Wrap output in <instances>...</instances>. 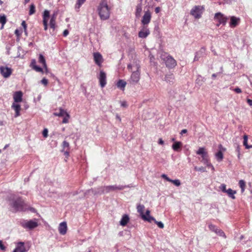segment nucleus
I'll return each mask as SVG.
<instances>
[{
    "instance_id": "nucleus-56",
    "label": "nucleus",
    "mask_w": 252,
    "mask_h": 252,
    "mask_svg": "<svg viewBox=\"0 0 252 252\" xmlns=\"http://www.w3.org/2000/svg\"><path fill=\"white\" fill-rule=\"evenodd\" d=\"M63 152L64 153V155L65 156V157L66 158H68L69 157V150H65V151H64Z\"/></svg>"
},
{
    "instance_id": "nucleus-55",
    "label": "nucleus",
    "mask_w": 252,
    "mask_h": 252,
    "mask_svg": "<svg viewBox=\"0 0 252 252\" xmlns=\"http://www.w3.org/2000/svg\"><path fill=\"white\" fill-rule=\"evenodd\" d=\"M234 91L237 94H240L242 92L241 89L239 88H236L234 89Z\"/></svg>"
},
{
    "instance_id": "nucleus-27",
    "label": "nucleus",
    "mask_w": 252,
    "mask_h": 252,
    "mask_svg": "<svg viewBox=\"0 0 252 252\" xmlns=\"http://www.w3.org/2000/svg\"><path fill=\"white\" fill-rule=\"evenodd\" d=\"M67 112L62 108H59V112H55L54 115L58 117H63Z\"/></svg>"
},
{
    "instance_id": "nucleus-10",
    "label": "nucleus",
    "mask_w": 252,
    "mask_h": 252,
    "mask_svg": "<svg viewBox=\"0 0 252 252\" xmlns=\"http://www.w3.org/2000/svg\"><path fill=\"white\" fill-rule=\"evenodd\" d=\"M151 13L149 10H147L145 12L141 20V23L143 26H147V25L151 21Z\"/></svg>"
},
{
    "instance_id": "nucleus-52",
    "label": "nucleus",
    "mask_w": 252,
    "mask_h": 252,
    "mask_svg": "<svg viewBox=\"0 0 252 252\" xmlns=\"http://www.w3.org/2000/svg\"><path fill=\"white\" fill-rule=\"evenodd\" d=\"M21 25L24 28L25 32H26L27 31V24L26 22L25 21H22Z\"/></svg>"
},
{
    "instance_id": "nucleus-44",
    "label": "nucleus",
    "mask_w": 252,
    "mask_h": 252,
    "mask_svg": "<svg viewBox=\"0 0 252 252\" xmlns=\"http://www.w3.org/2000/svg\"><path fill=\"white\" fill-rule=\"evenodd\" d=\"M216 233H217V234H218L220 236L225 237V235L224 233L221 229H218V230L216 231Z\"/></svg>"
},
{
    "instance_id": "nucleus-11",
    "label": "nucleus",
    "mask_w": 252,
    "mask_h": 252,
    "mask_svg": "<svg viewBox=\"0 0 252 252\" xmlns=\"http://www.w3.org/2000/svg\"><path fill=\"white\" fill-rule=\"evenodd\" d=\"M150 33L147 26H143L138 33V36L141 38H146Z\"/></svg>"
},
{
    "instance_id": "nucleus-60",
    "label": "nucleus",
    "mask_w": 252,
    "mask_h": 252,
    "mask_svg": "<svg viewBox=\"0 0 252 252\" xmlns=\"http://www.w3.org/2000/svg\"><path fill=\"white\" fill-rule=\"evenodd\" d=\"M187 132V130L186 129H184L182 130L180 132V134L183 135V134L186 133Z\"/></svg>"
},
{
    "instance_id": "nucleus-34",
    "label": "nucleus",
    "mask_w": 252,
    "mask_h": 252,
    "mask_svg": "<svg viewBox=\"0 0 252 252\" xmlns=\"http://www.w3.org/2000/svg\"><path fill=\"white\" fill-rule=\"evenodd\" d=\"M63 149L62 152L69 150V144L66 141H63L62 144Z\"/></svg>"
},
{
    "instance_id": "nucleus-46",
    "label": "nucleus",
    "mask_w": 252,
    "mask_h": 252,
    "mask_svg": "<svg viewBox=\"0 0 252 252\" xmlns=\"http://www.w3.org/2000/svg\"><path fill=\"white\" fill-rule=\"evenodd\" d=\"M155 223H156L160 228H163L164 227V224L161 221H158L155 220Z\"/></svg>"
},
{
    "instance_id": "nucleus-50",
    "label": "nucleus",
    "mask_w": 252,
    "mask_h": 252,
    "mask_svg": "<svg viewBox=\"0 0 252 252\" xmlns=\"http://www.w3.org/2000/svg\"><path fill=\"white\" fill-rule=\"evenodd\" d=\"M86 0H77V5H78V8H79L80 6Z\"/></svg>"
},
{
    "instance_id": "nucleus-42",
    "label": "nucleus",
    "mask_w": 252,
    "mask_h": 252,
    "mask_svg": "<svg viewBox=\"0 0 252 252\" xmlns=\"http://www.w3.org/2000/svg\"><path fill=\"white\" fill-rule=\"evenodd\" d=\"M169 182L172 183L177 187H179L181 185L180 181L178 179H176V180L170 179V181H169Z\"/></svg>"
},
{
    "instance_id": "nucleus-22",
    "label": "nucleus",
    "mask_w": 252,
    "mask_h": 252,
    "mask_svg": "<svg viewBox=\"0 0 252 252\" xmlns=\"http://www.w3.org/2000/svg\"><path fill=\"white\" fill-rule=\"evenodd\" d=\"M57 18V14L54 13L51 15L50 21V26L51 28L55 29L56 26V20Z\"/></svg>"
},
{
    "instance_id": "nucleus-48",
    "label": "nucleus",
    "mask_w": 252,
    "mask_h": 252,
    "mask_svg": "<svg viewBox=\"0 0 252 252\" xmlns=\"http://www.w3.org/2000/svg\"><path fill=\"white\" fill-rule=\"evenodd\" d=\"M48 130L47 128H44L42 132V134L44 137L46 138L48 136Z\"/></svg>"
},
{
    "instance_id": "nucleus-49",
    "label": "nucleus",
    "mask_w": 252,
    "mask_h": 252,
    "mask_svg": "<svg viewBox=\"0 0 252 252\" xmlns=\"http://www.w3.org/2000/svg\"><path fill=\"white\" fill-rule=\"evenodd\" d=\"M41 83L43 84L44 86H46L48 83V81L47 79H46L45 78H43L41 81Z\"/></svg>"
},
{
    "instance_id": "nucleus-7",
    "label": "nucleus",
    "mask_w": 252,
    "mask_h": 252,
    "mask_svg": "<svg viewBox=\"0 0 252 252\" xmlns=\"http://www.w3.org/2000/svg\"><path fill=\"white\" fill-rule=\"evenodd\" d=\"M214 19L219 23V24H217V26H219L220 24H222L223 25H225L227 20V18L225 17L220 12H218L215 14Z\"/></svg>"
},
{
    "instance_id": "nucleus-9",
    "label": "nucleus",
    "mask_w": 252,
    "mask_h": 252,
    "mask_svg": "<svg viewBox=\"0 0 252 252\" xmlns=\"http://www.w3.org/2000/svg\"><path fill=\"white\" fill-rule=\"evenodd\" d=\"M100 86L101 88H104L106 85V74L102 70L100 71L99 74L97 76Z\"/></svg>"
},
{
    "instance_id": "nucleus-47",
    "label": "nucleus",
    "mask_w": 252,
    "mask_h": 252,
    "mask_svg": "<svg viewBox=\"0 0 252 252\" xmlns=\"http://www.w3.org/2000/svg\"><path fill=\"white\" fill-rule=\"evenodd\" d=\"M220 189L222 190L223 192H226L227 190L226 189V185L225 184H221L220 187Z\"/></svg>"
},
{
    "instance_id": "nucleus-21",
    "label": "nucleus",
    "mask_w": 252,
    "mask_h": 252,
    "mask_svg": "<svg viewBox=\"0 0 252 252\" xmlns=\"http://www.w3.org/2000/svg\"><path fill=\"white\" fill-rule=\"evenodd\" d=\"M174 80L175 78L173 74L171 73L165 75V81H166L167 83H169L170 84H173L174 82Z\"/></svg>"
},
{
    "instance_id": "nucleus-12",
    "label": "nucleus",
    "mask_w": 252,
    "mask_h": 252,
    "mask_svg": "<svg viewBox=\"0 0 252 252\" xmlns=\"http://www.w3.org/2000/svg\"><path fill=\"white\" fill-rule=\"evenodd\" d=\"M43 24L44 30L46 31L48 29V21L50 17V12L48 10H45L43 13Z\"/></svg>"
},
{
    "instance_id": "nucleus-54",
    "label": "nucleus",
    "mask_w": 252,
    "mask_h": 252,
    "mask_svg": "<svg viewBox=\"0 0 252 252\" xmlns=\"http://www.w3.org/2000/svg\"><path fill=\"white\" fill-rule=\"evenodd\" d=\"M236 151L238 153V157L239 158H240V147L239 146H237L236 148Z\"/></svg>"
},
{
    "instance_id": "nucleus-61",
    "label": "nucleus",
    "mask_w": 252,
    "mask_h": 252,
    "mask_svg": "<svg viewBox=\"0 0 252 252\" xmlns=\"http://www.w3.org/2000/svg\"><path fill=\"white\" fill-rule=\"evenodd\" d=\"M158 143L160 145H163L164 144V141L161 138H159Z\"/></svg>"
},
{
    "instance_id": "nucleus-3",
    "label": "nucleus",
    "mask_w": 252,
    "mask_h": 252,
    "mask_svg": "<svg viewBox=\"0 0 252 252\" xmlns=\"http://www.w3.org/2000/svg\"><path fill=\"white\" fill-rule=\"evenodd\" d=\"M97 10L101 20H106L109 19L110 14V8L106 0H103L100 3Z\"/></svg>"
},
{
    "instance_id": "nucleus-59",
    "label": "nucleus",
    "mask_w": 252,
    "mask_h": 252,
    "mask_svg": "<svg viewBox=\"0 0 252 252\" xmlns=\"http://www.w3.org/2000/svg\"><path fill=\"white\" fill-rule=\"evenodd\" d=\"M69 33L68 31L67 30H65L63 31V35L64 36H67Z\"/></svg>"
},
{
    "instance_id": "nucleus-45",
    "label": "nucleus",
    "mask_w": 252,
    "mask_h": 252,
    "mask_svg": "<svg viewBox=\"0 0 252 252\" xmlns=\"http://www.w3.org/2000/svg\"><path fill=\"white\" fill-rule=\"evenodd\" d=\"M194 169L195 171H201V172H206V169L205 167H197V166H195L194 167Z\"/></svg>"
},
{
    "instance_id": "nucleus-24",
    "label": "nucleus",
    "mask_w": 252,
    "mask_h": 252,
    "mask_svg": "<svg viewBox=\"0 0 252 252\" xmlns=\"http://www.w3.org/2000/svg\"><path fill=\"white\" fill-rule=\"evenodd\" d=\"M129 218L127 215L125 214L123 216L121 220L120 221V224L122 226H125L129 221Z\"/></svg>"
},
{
    "instance_id": "nucleus-16",
    "label": "nucleus",
    "mask_w": 252,
    "mask_h": 252,
    "mask_svg": "<svg viewBox=\"0 0 252 252\" xmlns=\"http://www.w3.org/2000/svg\"><path fill=\"white\" fill-rule=\"evenodd\" d=\"M26 251L24 243L19 242L17 244L16 248L13 251V252H25Z\"/></svg>"
},
{
    "instance_id": "nucleus-36",
    "label": "nucleus",
    "mask_w": 252,
    "mask_h": 252,
    "mask_svg": "<svg viewBox=\"0 0 252 252\" xmlns=\"http://www.w3.org/2000/svg\"><path fill=\"white\" fill-rule=\"evenodd\" d=\"M239 185L240 188L241 189V192H243L245 190V188L246 186L245 181L243 180H240L239 182Z\"/></svg>"
},
{
    "instance_id": "nucleus-43",
    "label": "nucleus",
    "mask_w": 252,
    "mask_h": 252,
    "mask_svg": "<svg viewBox=\"0 0 252 252\" xmlns=\"http://www.w3.org/2000/svg\"><path fill=\"white\" fill-rule=\"evenodd\" d=\"M209 228L211 230L215 232V233L218 229L215 225L212 224L209 225Z\"/></svg>"
},
{
    "instance_id": "nucleus-14",
    "label": "nucleus",
    "mask_w": 252,
    "mask_h": 252,
    "mask_svg": "<svg viewBox=\"0 0 252 252\" xmlns=\"http://www.w3.org/2000/svg\"><path fill=\"white\" fill-rule=\"evenodd\" d=\"M93 56L95 63L99 66H101L103 61L102 55L99 52H95L94 53Z\"/></svg>"
},
{
    "instance_id": "nucleus-57",
    "label": "nucleus",
    "mask_w": 252,
    "mask_h": 252,
    "mask_svg": "<svg viewBox=\"0 0 252 252\" xmlns=\"http://www.w3.org/2000/svg\"><path fill=\"white\" fill-rule=\"evenodd\" d=\"M205 164H206L208 167H210L212 168V170H214V166L212 165V164L210 163L209 162H208V163H205Z\"/></svg>"
},
{
    "instance_id": "nucleus-35",
    "label": "nucleus",
    "mask_w": 252,
    "mask_h": 252,
    "mask_svg": "<svg viewBox=\"0 0 252 252\" xmlns=\"http://www.w3.org/2000/svg\"><path fill=\"white\" fill-rule=\"evenodd\" d=\"M38 62L41 63L43 66H45L46 64L45 59L42 54H39V55Z\"/></svg>"
},
{
    "instance_id": "nucleus-15",
    "label": "nucleus",
    "mask_w": 252,
    "mask_h": 252,
    "mask_svg": "<svg viewBox=\"0 0 252 252\" xmlns=\"http://www.w3.org/2000/svg\"><path fill=\"white\" fill-rule=\"evenodd\" d=\"M67 224L65 221L61 222L59 224V233L62 235H64L66 233L67 231Z\"/></svg>"
},
{
    "instance_id": "nucleus-5",
    "label": "nucleus",
    "mask_w": 252,
    "mask_h": 252,
    "mask_svg": "<svg viewBox=\"0 0 252 252\" xmlns=\"http://www.w3.org/2000/svg\"><path fill=\"white\" fill-rule=\"evenodd\" d=\"M204 9V8L203 6H195L191 9L190 13L195 19H199L201 17Z\"/></svg>"
},
{
    "instance_id": "nucleus-8",
    "label": "nucleus",
    "mask_w": 252,
    "mask_h": 252,
    "mask_svg": "<svg viewBox=\"0 0 252 252\" xmlns=\"http://www.w3.org/2000/svg\"><path fill=\"white\" fill-rule=\"evenodd\" d=\"M12 206L16 211H23L26 209L24 202L20 199L15 201Z\"/></svg>"
},
{
    "instance_id": "nucleus-64",
    "label": "nucleus",
    "mask_w": 252,
    "mask_h": 252,
    "mask_svg": "<svg viewBox=\"0 0 252 252\" xmlns=\"http://www.w3.org/2000/svg\"><path fill=\"white\" fill-rule=\"evenodd\" d=\"M36 64V61L34 59L32 60L31 65H32V67H33V65Z\"/></svg>"
},
{
    "instance_id": "nucleus-17",
    "label": "nucleus",
    "mask_w": 252,
    "mask_h": 252,
    "mask_svg": "<svg viewBox=\"0 0 252 252\" xmlns=\"http://www.w3.org/2000/svg\"><path fill=\"white\" fill-rule=\"evenodd\" d=\"M205 51L206 49L205 48H201V49L196 53V54L194 58V61H198L199 60L200 57L204 56L205 55Z\"/></svg>"
},
{
    "instance_id": "nucleus-30",
    "label": "nucleus",
    "mask_w": 252,
    "mask_h": 252,
    "mask_svg": "<svg viewBox=\"0 0 252 252\" xmlns=\"http://www.w3.org/2000/svg\"><path fill=\"white\" fill-rule=\"evenodd\" d=\"M243 138H244L243 145L245 147V148L247 149L252 148V145H249L248 144V135H244Z\"/></svg>"
},
{
    "instance_id": "nucleus-13",
    "label": "nucleus",
    "mask_w": 252,
    "mask_h": 252,
    "mask_svg": "<svg viewBox=\"0 0 252 252\" xmlns=\"http://www.w3.org/2000/svg\"><path fill=\"white\" fill-rule=\"evenodd\" d=\"M0 71L1 74L4 78L8 77L12 73L11 69L6 66H0Z\"/></svg>"
},
{
    "instance_id": "nucleus-6",
    "label": "nucleus",
    "mask_w": 252,
    "mask_h": 252,
    "mask_svg": "<svg viewBox=\"0 0 252 252\" xmlns=\"http://www.w3.org/2000/svg\"><path fill=\"white\" fill-rule=\"evenodd\" d=\"M21 225L26 229H32L38 226L37 222L34 220H23L21 222Z\"/></svg>"
},
{
    "instance_id": "nucleus-62",
    "label": "nucleus",
    "mask_w": 252,
    "mask_h": 252,
    "mask_svg": "<svg viewBox=\"0 0 252 252\" xmlns=\"http://www.w3.org/2000/svg\"><path fill=\"white\" fill-rule=\"evenodd\" d=\"M247 101L250 106H252V100L250 99H247Z\"/></svg>"
},
{
    "instance_id": "nucleus-58",
    "label": "nucleus",
    "mask_w": 252,
    "mask_h": 252,
    "mask_svg": "<svg viewBox=\"0 0 252 252\" xmlns=\"http://www.w3.org/2000/svg\"><path fill=\"white\" fill-rule=\"evenodd\" d=\"M121 106L124 107H126L127 106V103L126 101L121 102Z\"/></svg>"
},
{
    "instance_id": "nucleus-23",
    "label": "nucleus",
    "mask_w": 252,
    "mask_h": 252,
    "mask_svg": "<svg viewBox=\"0 0 252 252\" xmlns=\"http://www.w3.org/2000/svg\"><path fill=\"white\" fill-rule=\"evenodd\" d=\"M126 85V82L125 81L120 79L117 83L116 86L120 90L124 91Z\"/></svg>"
},
{
    "instance_id": "nucleus-28",
    "label": "nucleus",
    "mask_w": 252,
    "mask_h": 252,
    "mask_svg": "<svg viewBox=\"0 0 252 252\" xmlns=\"http://www.w3.org/2000/svg\"><path fill=\"white\" fill-rule=\"evenodd\" d=\"M226 193L228 194L229 197L231 198L234 199L235 198V196H234V194L236 193V191L235 190H233L231 189H228Z\"/></svg>"
},
{
    "instance_id": "nucleus-53",
    "label": "nucleus",
    "mask_w": 252,
    "mask_h": 252,
    "mask_svg": "<svg viewBox=\"0 0 252 252\" xmlns=\"http://www.w3.org/2000/svg\"><path fill=\"white\" fill-rule=\"evenodd\" d=\"M0 249L2 251H5V247L3 245L2 242L0 240Z\"/></svg>"
},
{
    "instance_id": "nucleus-37",
    "label": "nucleus",
    "mask_w": 252,
    "mask_h": 252,
    "mask_svg": "<svg viewBox=\"0 0 252 252\" xmlns=\"http://www.w3.org/2000/svg\"><path fill=\"white\" fill-rule=\"evenodd\" d=\"M196 154L197 155H201V156L207 154V152L205 151V149L203 147L199 148L196 152Z\"/></svg>"
},
{
    "instance_id": "nucleus-32",
    "label": "nucleus",
    "mask_w": 252,
    "mask_h": 252,
    "mask_svg": "<svg viewBox=\"0 0 252 252\" xmlns=\"http://www.w3.org/2000/svg\"><path fill=\"white\" fill-rule=\"evenodd\" d=\"M7 20L5 15L0 16V23L1 24L0 29L2 30L3 28L4 25L6 23Z\"/></svg>"
},
{
    "instance_id": "nucleus-29",
    "label": "nucleus",
    "mask_w": 252,
    "mask_h": 252,
    "mask_svg": "<svg viewBox=\"0 0 252 252\" xmlns=\"http://www.w3.org/2000/svg\"><path fill=\"white\" fill-rule=\"evenodd\" d=\"M141 218L143 220L147 221L149 222H151L152 221L155 222L156 220L155 219L151 216H146L145 215H143Z\"/></svg>"
},
{
    "instance_id": "nucleus-31",
    "label": "nucleus",
    "mask_w": 252,
    "mask_h": 252,
    "mask_svg": "<svg viewBox=\"0 0 252 252\" xmlns=\"http://www.w3.org/2000/svg\"><path fill=\"white\" fill-rule=\"evenodd\" d=\"M144 206L142 204H139L137 206V212L140 214L141 217L142 215H145L144 213Z\"/></svg>"
},
{
    "instance_id": "nucleus-4",
    "label": "nucleus",
    "mask_w": 252,
    "mask_h": 252,
    "mask_svg": "<svg viewBox=\"0 0 252 252\" xmlns=\"http://www.w3.org/2000/svg\"><path fill=\"white\" fill-rule=\"evenodd\" d=\"M161 58L164 61L166 67L169 68H173L177 65L176 60L169 55H162Z\"/></svg>"
},
{
    "instance_id": "nucleus-38",
    "label": "nucleus",
    "mask_w": 252,
    "mask_h": 252,
    "mask_svg": "<svg viewBox=\"0 0 252 252\" xmlns=\"http://www.w3.org/2000/svg\"><path fill=\"white\" fill-rule=\"evenodd\" d=\"M35 12V7L33 4H32L30 7L29 15H32Z\"/></svg>"
},
{
    "instance_id": "nucleus-41",
    "label": "nucleus",
    "mask_w": 252,
    "mask_h": 252,
    "mask_svg": "<svg viewBox=\"0 0 252 252\" xmlns=\"http://www.w3.org/2000/svg\"><path fill=\"white\" fill-rule=\"evenodd\" d=\"M64 118L63 120V123L66 124L68 123V120L70 118V116L68 113H67L64 116Z\"/></svg>"
},
{
    "instance_id": "nucleus-51",
    "label": "nucleus",
    "mask_w": 252,
    "mask_h": 252,
    "mask_svg": "<svg viewBox=\"0 0 252 252\" xmlns=\"http://www.w3.org/2000/svg\"><path fill=\"white\" fill-rule=\"evenodd\" d=\"M161 176L162 178L164 179L167 181L169 182L170 181L171 179H170L169 177H168V176L166 174H163L161 175Z\"/></svg>"
},
{
    "instance_id": "nucleus-2",
    "label": "nucleus",
    "mask_w": 252,
    "mask_h": 252,
    "mask_svg": "<svg viewBox=\"0 0 252 252\" xmlns=\"http://www.w3.org/2000/svg\"><path fill=\"white\" fill-rule=\"evenodd\" d=\"M127 68L132 72L129 79L130 83L132 84L137 83L140 79V65L137 63L129 64Z\"/></svg>"
},
{
    "instance_id": "nucleus-1",
    "label": "nucleus",
    "mask_w": 252,
    "mask_h": 252,
    "mask_svg": "<svg viewBox=\"0 0 252 252\" xmlns=\"http://www.w3.org/2000/svg\"><path fill=\"white\" fill-rule=\"evenodd\" d=\"M130 186L129 185H119L117 186L116 185H111L107 186L101 187L98 188L96 190H94V189H91L88 190L87 192L88 193H92L94 194H96L97 193L102 194V193H107L110 191H116V190H121L127 188H129Z\"/></svg>"
},
{
    "instance_id": "nucleus-20",
    "label": "nucleus",
    "mask_w": 252,
    "mask_h": 252,
    "mask_svg": "<svg viewBox=\"0 0 252 252\" xmlns=\"http://www.w3.org/2000/svg\"><path fill=\"white\" fill-rule=\"evenodd\" d=\"M239 20V18L232 16L230 18V27L231 28L236 27L238 24Z\"/></svg>"
},
{
    "instance_id": "nucleus-19",
    "label": "nucleus",
    "mask_w": 252,
    "mask_h": 252,
    "mask_svg": "<svg viewBox=\"0 0 252 252\" xmlns=\"http://www.w3.org/2000/svg\"><path fill=\"white\" fill-rule=\"evenodd\" d=\"M12 108L15 111V117H17L20 115V111L21 110V106L19 104L13 103L12 105Z\"/></svg>"
},
{
    "instance_id": "nucleus-18",
    "label": "nucleus",
    "mask_w": 252,
    "mask_h": 252,
    "mask_svg": "<svg viewBox=\"0 0 252 252\" xmlns=\"http://www.w3.org/2000/svg\"><path fill=\"white\" fill-rule=\"evenodd\" d=\"M23 94L21 91L16 92L13 95L14 103L20 102L22 100Z\"/></svg>"
},
{
    "instance_id": "nucleus-40",
    "label": "nucleus",
    "mask_w": 252,
    "mask_h": 252,
    "mask_svg": "<svg viewBox=\"0 0 252 252\" xmlns=\"http://www.w3.org/2000/svg\"><path fill=\"white\" fill-rule=\"evenodd\" d=\"M33 69H34L36 72L43 73L44 71L43 68L36 65V64L33 65Z\"/></svg>"
},
{
    "instance_id": "nucleus-25",
    "label": "nucleus",
    "mask_w": 252,
    "mask_h": 252,
    "mask_svg": "<svg viewBox=\"0 0 252 252\" xmlns=\"http://www.w3.org/2000/svg\"><path fill=\"white\" fill-rule=\"evenodd\" d=\"M142 10V3H140L137 4L136 6V11H135V16L137 18H139L141 16V13Z\"/></svg>"
},
{
    "instance_id": "nucleus-39",
    "label": "nucleus",
    "mask_w": 252,
    "mask_h": 252,
    "mask_svg": "<svg viewBox=\"0 0 252 252\" xmlns=\"http://www.w3.org/2000/svg\"><path fill=\"white\" fill-rule=\"evenodd\" d=\"M202 162L205 164V163H208L209 162V158L208 154L204 155L202 156Z\"/></svg>"
},
{
    "instance_id": "nucleus-63",
    "label": "nucleus",
    "mask_w": 252,
    "mask_h": 252,
    "mask_svg": "<svg viewBox=\"0 0 252 252\" xmlns=\"http://www.w3.org/2000/svg\"><path fill=\"white\" fill-rule=\"evenodd\" d=\"M43 67L44 68L45 72H46V73H48L49 71H48V69L47 64H46L45 66H43Z\"/></svg>"
},
{
    "instance_id": "nucleus-33",
    "label": "nucleus",
    "mask_w": 252,
    "mask_h": 252,
    "mask_svg": "<svg viewBox=\"0 0 252 252\" xmlns=\"http://www.w3.org/2000/svg\"><path fill=\"white\" fill-rule=\"evenodd\" d=\"M215 157L218 161H221L223 158L222 152L221 151H219L215 154Z\"/></svg>"
},
{
    "instance_id": "nucleus-26",
    "label": "nucleus",
    "mask_w": 252,
    "mask_h": 252,
    "mask_svg": "<svg viewBox=\"0 0 252 252\" xmlns=\"http://www.w3.org/2000/svg\"><path fill=\"white\" fill-rule=\"evenodd\" d=\"M182 146V143L181 142L176 141L172 145V148L174 151H178Z\"/></svg>"
}]
</instances>
